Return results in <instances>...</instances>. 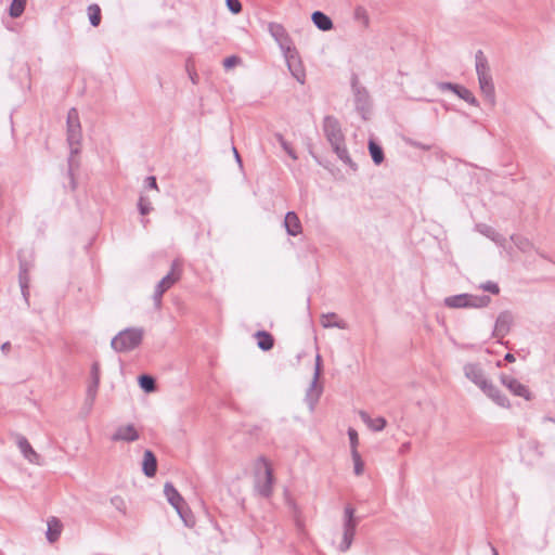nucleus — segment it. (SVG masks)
<instances>
[{"instance_id": "nucleus-1", "label": "nucleus", "mask_w": 555, "mask_h": 555, "mask_svg": "<svg viewBox=\"0 0 555 555\" xmlns=\"http://www.w3.org/2000/svg\"><path fill=\"white\" fill-rule=\"evenodd\" d=\"M67 126V143L70 149V154L67 159L68 163V177L70 179L72 190L76 189V181L74 178V170L79 167V162L76 159V156L80 153V143L82 139L81 133V125L79 119L78 111L73 107L67 113L66 118Z\"/></svg>"}, {"instance_id": "nucleus-2", "label": "nucleus", "mask_w": 555, "mask_h": 555, "mask_svg": "<svg viewBox=\"0 0 555 555\" xmlns=\"http://www.w3.org/2000/svg\"><path fill=\"white\" fill-rule=\"evenodd\" d=\"M475 66L478 77V82L482 94L490 105L495 103V89L490 73L488 60L481 50H478L475 54Z\"/></svg>"}, {"instance_id": "nucleus-3", "label": "nucleus", "mask_w": 555, "mask_h": 555, "mask_svg": "<svg viewBox=\"0 0 555 555\" xmlns=\"http://www.w3.org/2000/svg\"><path fill=\"white\" fill-rule=\"evenodd\" d=\"M143 336L142 327H127L113 337L111 347L119 353L132 351L141 345Z\"/></svg>"}, {"instance_id": "nucleus-4", "label": "nucleus", "mask_w": 555, "mask_h": 555, "mask_svg": "<svg viewBox=\"0 0 555 555\" xmlns=\"http://www.w3.org/2000/svg\"><path fill=\"white\" fill-rule=\"evenodd\" d=\"M356 509L352 505L347 504L344 508L343 516V539L338 545V550L343 553L347 552L353 542L357 527L360 518L354 515Z\"/></svg>"}, {"instance_id": "nucleus-5", "label": "nucleus", "mask_w": 555, "mask_h": 555, "mask_svg": "<svg viewBox=\"0 0 555 555\" xmlns=\"http://www.w3.org/2000/svg\"><path fill=\"white\" fill-rule=\"evenodd\" d=\"M444 306L453 309L461 308H483L489 306L491 298L488 295L477 296L467 293L453 295L444 298Z\"/></svg>"}, {"instance_id": "nucleus-6", "label": "nucleus", "mask_w": 555, "mask_h": 555, "mask_svg": "<svg viewBox=\"0 0 555 555\" xmlns=\"http://www.w3.org/2000/svg\"><path fill=\"white\" fill-rule=\"evenodd\" d=\"M351 90L356 111L361 115L362 119L366 120L371 112L372 101L369 91L365 87L360 85L356 74L351 77Z\"/></svg>"}, {"instance_id": "nucleus-7", "label": "nucleus", "mask_w": 555, "mask_h": 555, "mask_svg": "<svg viewBox=\"0 0 555 555\" xmlns=\"http://www.w3.org/2000/svg\"><path fill=\"white\" fill-rule=\"evenodd\" d=\"M179 267V261L173 260L171 263V270L157 283L153 294V301L156 308L160 307L164 293L180 279Z\"/></svg>"}, {"instance_id": "nucleus-8", "label": "nucleus", "mask_w": 555, "mask_h": 555, "mask_svg": "<svg viewBox=\"0 0 555 555\" xmlns=\"http://www.w3.org/2000/svg\"><path fill=\"white\" fill-rule=\"evenodd\" d=\"M257 464L263 466L264 473L262 477L257 476L256 489L261 496L270 498L272 494V486L274 481L273 469L264 456H260L257 461Z\"/></svg>"}, {"instance_id": "nucleus-9", "label": "nucleus", "mask_w": 555, "mask_h": 555, "mask_svg": "<svg viewBox=\"0 0 555 555\" xmlns=\"http://www.w3.org/2000/svg\"><path fill=\"white\" fill-rule=\"evenodd\" d=\"M268 30L283 50L285 57H288V53H296V49L292 47V39L283 25L271 22L268 25Z\"/></svg>"}, {"instance_id": "nucleus-10", "label": "nucleus", "mask_w": 555, "mask_h": 555, "mask_svg": "<svg viewBox=\"0 0 555 555\" xmlns=\"http://www.w3.org/2000/svg\"><path fill=\"white\" fill-rule=\"evenodd\" d=\"M323 131L331 145L345 142V135L341 131L340 122L336 117L326 115L323 118Z\"/></svg>"}, {"instance_id": "nucleus-11", "label": "nucleus", "mask_w": 555, "mask_h": 555, "mask_svg": "<svg viewBox=\"0 0 555 555\" xmlns=\"http://www.w3.org/2000/svg\"><path fill=\"white\" fill-rule=\"evenodd\" d=\"M321 372H322V358L320 354H317L313 379H312L310 387L306 393V401H307L310 410L314 409V406H315L317 402L319 401L321 393H322V387L318 386V380L320 378Z\"/></svg>"}, {"instance_id": "nucleus-12", "label": "nucleus", "mask_w": 555, "mask_h": 555, "mask_svg": "<svg viewBox=\"0 0 555 555\" xmlns=\"http://www.w3.org/2000/svg\"><path fill=\"white\" fill-rule=\"evenodd\" d=\"M500 380L514 396L521 397L528 401L531 400L532 396L529 388L526 385L521 384L515 377L506 374H501Z\"/></svg>"}, {"instance_id": "nucleus-13", "label": "nucleus", "mask_w": 555, "mask_h": 555, "mask_svg": "<svg viewBox=\"0 0 555 555\" xmlns=\"http://www.w3.org/2000/svg\"><path fill=\"white\" fill-rule=\"evenodd\" d=\"M90 377H91V380H90V384L88 385L87 393H86V404H88L89 408H91L95 401L98 388L100 385V364H99V362L92 363L91 371H90Z\"/></svg>"}, {"instance_id": "nucleus-14", "label": "nucleus", "mask_w": 555, "mask_h": 555, "mask_svg": "<svg viewBox=\"0 0 555 555\" xmlns=\"http://www.w3.org/2000/svg\"><path fill=\"white\" fill-rule=\"evenodd\" d=\"M164 494L169 504L178 512L180 517L185 521L183 516L184 500L171 482L164 486Z\"/></svg>"}, {"instance_id": "nucleus-15", "label": "nucleus", "mask_w": 555, "mask_h": 555, "mask_svg": "<svg viewBox=\"0 0 555 555\" xmlns=\"http://www.w3.org/2000/svg\"><path fill=\"white\" fill-rule=\"evenodd\" d=\"M512 323V313L509 311H502L496 318L493 330V336L498 338H503L509 332Z\"/></svg>"}, {"instance_id": "nucleus-16", "label": "nucleus", "mask_w": 555, "mask_h": 555, "mask_svg": "<svg viewBox=\"0 0 555 555\" xmlns=\"http://www.w3.org/2000/svg\"><path fill=\"white\" fill-rule=\"evenodd\" d=\"M465 376L482 389L489 382L483 374V371L478 364L468 363L464 366Z\"/></svg>"}, {"instance_id": "nucleus-17", "label": "nucleus", "mask_w": 555, "mask_h": 555, "mask_svg": "<svg viewBox=\"0 0 555 555\" xmlns=\"http://www.w3.org/2000/svg\"><path fill=\"white\" fill-rule=\"evenodd\" d=\"M16 443L21 453L28 462L39 464L40 455L33 449L26 437L18 435L16 437Z\"/></svg>"}, {"instance_id": "nucleus-18", "label": "nucleus", "mask_w": 555, "mask_h": 555, "mask_svg": "<svg viewBox=\"0 0 555 555\" xmlns=\"http://www.w3.org/2000/svg\"><path fill=\"white\" fill-rule=\"evenodd\" d=\"M111 439L113 441L132 442L139 439V433L133 425L129 424L118 427Z\"/></svg>"}, {"instance_id": "nucleus-19", "label": "nucleus", "mask_w": 555, "mask_h": 555, "mask_svg": "<svg viewBox=\"0 0 555 555\" xmlns=\"http://www.w3.org/2000/svg\"><path fill=\"white\" fill-rule=\"evenodd\" d=\"M283 225L286 233L291 236H297L302 232L301 222L295 211L286 212Z\"/></svg>"}, {"instance_id": "nucleus-20", "label": "nucleus", "mask_w": 555, "mask_h": 555, "mask_svg": "<svg viewBox=\"0 0 555 555\" xmlns=\"http://www.w3.org/2000/svg\"><path fill=\"white\" fill-rule=\"evenodd\" d=\"M489 398H491L498 405L503 408L509 406V401L505 395H503L500 389L494 386L490 380L486 384V386L481 389Z\"/></svg>"}, {"instance_id": "nucleus-21", "label": "nucleus", "mask_w": 555, "mask_h": 555, "mask_svg": "<svg viewBox=\"0 0 555 555\" xmlns=\"http://www.w3.org/2000/svg\"><path fill=\"white\" fill-rule=\"evenodd\" d=\"M142 472L143 474L152 478L157 473V459L153 451L145 450L143 454V462H142Z\"/></svg>"}, {"instance_id": "nucleus-22", "label": "nucleus", "mask_w": 555, "mask_h": 555, "mask_svg": "<svg viewBox=\"0 0 555 555\" xmlns=\"http://www.w3.org/2000/svg\"><path fill=\"white\" fill-rule=\"evenodd\" d=\"M29 270H30V263L24 259H20L18 282H20L22 294L26 299L28 296V285H29L28 272H29Z\"/></svg>"}, {"instance_id": "nucleus-23", "label": "nucleus", "mask_w": 555, "mask_h": 555, "mask_svg": "<svg viewBox=\"0 0 555 555\" xmlns=\"http://www.w3.org/2000/svg\"><path fill=\"white\" fill-rule=\"evenodd\" d=\"M311 21L314 26L322 31H328L334 27L331 17L322 11H314L311 15Z\"/></svg>"}, {"instance_id": "nucleus-24", "label": "nucleus", "mask_w": 555, "mask_h": 555, "mask_svg": "<svg viewBox=\"0 0 555 555\" xmlns=\"http://www.w3.org/2000/svg\"><path fill=\"white\" fill-rule=\"evenodd\" d=\"M334 153L337 155V157L346 165L348 166L351 170L353 171H357L358 169V166L357 164L351 159L349 153H348V150L345 145V142L344 143H336V144H333L331 145Z\"/></svg>"}, {"instance_id": "nucleus-25", "label": "nucleus", "mask_w": 555, "mask_h": 555, "mask_svg": "<svg viewBox=\"0 0 555 555\" xmlns=\"http://www.w3.org/2000/svg\"><path fill=\"white\" fill-rule=\"evenodd\" d=\"M255 338L258 348L262 351H269L274 347V337L267 331H257Z\"/></svg>"}, {"instance_id": "nucleus-26", "label": "nucleus", "mask_w": 555, "mask_h": 555, "mask_svg": "<svg viewBox=\"0 0 555 555\" xmlns=\"http://www.w3.org/2000/svg\"><path fill=\"white\" fill-rule=\"evenodd\" d=\"M541 455L542 451H540V447L535 441H529L521 450V459L529 464L533 463L534 457L539 459Z\"/></svg>"}, {"instance_id": "nucleus-27", "label": "nucleus", "mask_w": 555, "mask_h": 555, "mask_svg": "<svg viewBox=\"0 0 555 555\" xmlns=\"http://www.w3.org/2000/svg\"><path fill=\"white\" fill-rule=\"evenodd\" d=\"M360 415H361L362 421L373 431H382L386 427L387 422L382 416L372 418L366 412H361Z\"/></svg>"}, {"instance_id": "nucleus-28", "label": "nucleus", "mask_w": 555, "mask_h": 555, "mask_svg": "<svg viewBox=\"0 0 555 555\" xmlns=\"http://www.w3.org/2000/svg\"><path fill=\"white\" fill-rule=\"evenodd\" d=\"M478 230L480 233H482L485 236H487L498 245H503L505 243V237L490 225L479 224Z\"/></svg>"}, {"instance_id": "nucleus-29", "label": "nucleus", "mask_w": 555, "mask_h": 555, "mask_svg": "<svg viewBox=\"0 0 555 555\" xmlns=\"http://www.w3.org/2000/svg\"><path fill=\"white\" fill-rule=\"evenodd\" d=\"M295 54L296 53H288V57H286L287 60V65H288V68L292 73V75L296 78L297 81H299L300 83H304L305 82V74H304V70L301 69V66L300 64H295Z\"/></svg>"}, {"instance_id": "nucleus-30", "label": "nucleus", "mask_w": 555, "mask_h": 555, "mask_svg": "<svg viewBox=\"0 0 555 555\" xmlns=\"http://www.w3.org/2000/svg\"><path fill=\"white\" fill-rule=\"evenodd\" d=\"M369 152L375 165H380L384 162L385 155L383 147L373 139L369 141Z\"/></svg>"}, {"instance_id": "nucleus-31", "label": "nucleus", "mask_w": 555, "mask_h": 555, "mask_svg": "<svg viewBox=\"0 0 555 555\" xmlns=\"http://www.w3.org/2000/svg\"><path fill=\"white\" fill-rule=\"evenodd\" d=\"M140 388L150 393L156 390V380L152 375L141 374L138 377Z\"/></svg>"}, {"instance_id": "nucleus-32", "label": "nucleus", "mask_w": 555, "mask_h": 555, "mask_svg": "<svg viewBox=\"0 0 555 555\" xmlns=\"http://www.w3.org/2000/svg\"><path fill=\"white\" fill-rule=\"evenodd\" d=\"M61 522L56 518H52L48 522L47 539L49 542H54L61 534Z\"/></svg>"}, {"instance_id": "nucleus-33", "label": "nucleus", "mask_w": 555, "mask_h": 555, "mask_svg": "<svg viewBox=\"0 0 555 555\" xmlns=\"http://www.w3.org/2000/svg\"><path fill=\"white\" fill-rule=\"evenodd\" d=\"M27 0H12L9 8V15L13 18L20 17L26 8Z\"/></svg>"}, {"instance_id": "nucleus-34", "label": "nucleus", "mask_w": 555, "mask_h": 555, "mask_svg": "<svg viewBox=\"0 0 555 555\" xmlns=\"http://www.w3.org/2000/svg\"><path fill=\"white\" fill-rule=\"evenodd\" d=\"M88 16L91 26H99L102 18L100 7L98 4H90L88 7Z\"/></svg>"}, {"instance_id": "nucleus-35", "label": "nucleus", "mask_w": 555, "mask_h": 555, "mask_svg": "<svg viewBox=\"0 0 555 555\" xmlns=\"http://www.w3.org/2000/svg\"><path fill=\"white\" fill-rule=\"evenodd\" d=\"M455 94L460 99L464 100L465 102H467L468 104H470L473 106L479 105L478 100L475 98V95L472 93V91L464 86H461V88L457 90V92Z\"/></svg>"}, {"instance_id": "nucleus-36", "label": "nucleus", "mask_w": 555, "mask_h": 555, "mask_svg": "<svg viewBox=\"0 0 555 555\" xmlns=\"http://www.w3.org/2000/svg\"><path fill=\"white\" fill-rule=\"evenodd\" d=\"M353 17L357 22L361 23L364 28L370 25V17L366 10L363 7H357L353 12Z\"/></svg>"}, {"instance_id": "nucleus-37", "label": "nucleus", "mask_w": 555, "mask_h": 555, "mask_svg": "<svg viewBox=\"0 0 555 555\" xmlns=\"http://www.w3.org/2000/svg\"><path fill=\"white\" fill-rule=\"evenodd\" d=\"M274 138L280 143L281 147L287 153L288 156H291L293 159H297V155L294 149L280 132L274 133Z\"/></svg>"}, {"instance_id": "nucleus-38", "label": "nucleus", "mask_w": 555, "mask_h": 555, "mask_svg": "<svg viewBox=\"0 0 555 555\" xmlns=\"http://www.w3.org/2000/svg\"><path fill=\"white\" fill-rule=\"evenodd\" d=\"M351 456H352V461H353V465H354V474L357 476L362 475L363 470H364V463H363L358 450H352Z\"/></svg>"}, {"instance_id": "nucleus-39", "label": "nucleus", "mask_w": 555, "mask_h": 555, "mask_svg": "<svg viewBox=\"0 0 555 555\" xmlns=\"http://www.w3.org/2000/svg\"><path fill=\"white\" fill-rule=\"evenodd\" d=\"M511 240L521 251H528L531 248V243L522 236L512 235Z\"/></svg>"}, {"instance_id": "nucleus-40", "label": "nucleus", "mask_w": 555, "mask_h": 555, "mask_svg": "<svg viewBox=\"0 0 555 555\" xmlns=\"http://www.w3.org/2000/svg\"><path fill=\"white\" fill-rule=\"evenodd\" d=\"M138 209L142 216L150 214L152 210V204L150 199L141 195L138 202Z\"/></svg>"}, {"instance_id": "nucleus-41", "label": "nucleus", "mask_w": 555, "mask_h": 555, "mask_svg": "<svg viewBox=\"0 0 555 555\" xmlns=\"http://www.w3.org/2000/svg\"><path fill=\"white\" fill-rule=\"evenodd\" d=\"M462 85L448 82V81H441L437 83V87L440 91H451L454 94L457 92V90L461 88Z\"/></svg>"}, {"instance_id": "nucleus-42", "label": "nucleus", "mask_w": 555, "mask_h": 555, "mask_svg": "<svg viewBox=\"0 0 555 555\" xmlns=\"http://www.w3.org/2000/svg\"><path fill=\"white\" fill-rule=\"evenodd\" d=\"M479 288L485 291V292H489V293H491L493 295H498L500 293L499 285L495 282H492V281H487L485 283H481L479 285Z\"/></svg>"}, {"instance_id": "nucleus-43", "label": "nucleus", "mask_w": 555, "mask_h": 555, "mask_svg": "<svg viewBox=\"0 0 555 555\" xmlns=\"http://www.w3.org/2000/svg\"><path fill=\"white\" fill-rule=\"evenodd\" d=\"M225 5L228 10L233 14L241 13L243 9L240 0H225Z\"/></svg>"}, {"instance_id": "nucleus-44", "label": "nucleus", "mask_w": 555, "mask_h": 555, "mask_svg": "<svg viewBox=\"0 0 555 555\" xmlns=\"http://www.w3.org/2000/svg\"><path fill=\"white\" fill-rule=\"evenodd\" d=\"M405 143L412 147H416V149H420V150H423V151H429L431 149V145L429 144H425V143H422L420 141H416V140H413V139H405L404 140Z\"/></svg>"}, {"instance_id": "nucleus-45", "label": "nucleus", "mask_w": 555, "mask_h": 555, "mask_svg": "<svg viewBox=\"0 0 555 555\" xmlns=\"http://www.w3.org/2000/svg\"><path fill=\"white\" fill-rule=\"evenodd\" d=\"M241 62V59L236 55L228 56L223 60L222 64L225 69H231Z\"/></svg>"}, {"instance_id": "nucleus-46", "label": "nucleus", "mask_w": 555, "mask_h": 555, "mask_svg": "<svg viewBox=\"0 0 555 555\" xmlns=\"http://www.w3.org/2000/svg\"><path fill=\"white\" fill-rule=\"evenodd\" d=\"M348 437H349V441H350L351 451L352 450H357V447H358V433H357V430L353 429V428H349L348 429Z\"/></svg>"}, {"instance_id": "nucleus-47", "label": "nucleus", "mask_w": 555, "mask_h": 555, "mask_svg": "<svg viewBox=\"0 0 555 555\" xmlns=\"http://www.w3.org/2000/svg\"><path fill=\"white\" fill-rule=\"evenodd\" d=\"M144 186L146 189H153V190H157V181H156V178L154 176H149L145 178V181H144Z\"/></svg>"}, {"instance_id": "nucleus-48", "label": "nucleus", "mask_w": 555, "mask_h": 555, "mask_svg": "<svg viewBox=\"0 0 555 555\" xmlns=\"http://www.w3.org/2000/svg\"><path fill=\"white\" fill-rule=\"evenodd\" d=\"M11 350V343L10 341H5L1 345V351L4 353V354H8L9 351Z\"/></svg>"}, {"instance_id": "nucleus-49", "label": "nucleus", "mask_w": 555, "mask_h": 555, "mask_svg": "<svg viewBox=\"0 0 555 555\" xmlns=\"http://www.w3.org/2000/svg\"><path fill=\"white\" fill-rule=\"evenodd\" d=\"M411 448V443L410 442H404L401 447H400V453L403 454V453H406Z\"/></svg>"}, {"instance_id": "nucleus-50", "label": "nucleus", "mask_w": 555, "mask_h": 555, "mask_svg": "<svg viewBox=\"0 0 555 555\" xmlns=\"http://www.w3.org/2000/svg\"><path fill=\"white\" fill-rule=\"evenodd\" d=\"M504 361L512 363L515 361V356L512 352H507L504 356Z\"/></svg>"}, {"instance_id": "nucleus-51", "label": "nucleus", "mask_w": 555, "mask_h": 555, "mask_svg": "<svg viewBox=\"0 0 555 555\" xmlns=\"http://www.w3.org/2000/svg\"><path fill=\"white\" fill-rule=\"evenodd\" d=\"M322 325H323L324 327H331V326H336V327H338V328H341V327H343V325H340L339 323H328V322H325V321H323V320H322Z\"/></svg>"}, {"instance_id": "nucleus-52", "label": "nucleus", "mask_w": 555, "mask_h": 555, "mask_svg": "<svg viewBox=\"0 0 555 555\" xmlns=\"http://www.w3.org/2000/svg\"><path fill=\"white\" fill-rule=\"evenodd\" d=\"M330 318H336V314L335 313H327V314H323L322 315V320L324 321L326 319V321H330Z\"/></svg>"}, {"instance_id": "nucleus-53", "label": "nucleus", "mask_w": 555, "mask_h": 555, "mask_svg": "<svg viewBox=\"0 0 555 555\" xmlns=\"http://www.w3.org/2000/svg\"><path fill=\"white\" fill-rule=\"evenodd\" d=\"M235 159L238 164H242L241 156L235 147H233Z\"/></svg>"}, {"instance_id": "nucleus-54", "label": "nucleus", "mask_w": 555, "mask_h": 555, "mask_svg": "<svg viewBox=\"0 0 555 555\" xmlns=\"http://www.w3.org/2000/svg\"><path fill=\"white\" fill-rule=\"evenodd\" d=\"M190 77H191V80L193 81V83H196V80H195L196 74H194V75L190 74Z\"/></svg>"}, {"instance_id": "nucleus-55", "label": "nucleus", "mask_w": 555, "mask_h": 555, "mask_svg": "<svg viewBox=\"0 0 555 555\" xmlns=\"http://www.w3.org/2000/svg\"><path fill=\"white\" fill-rule=\"evenodd\" d=\"M491 550H492V555H499L498 550L495 547L492 546Z\"/></svg>"}, {"instance_id": "nucleus-56", "label": "nucleus", "mask_w": 555, "mask_h": 555, "mask_svg": "<svg viewBox=\"0 0 555 555\" xmlns=\"http://www.w3.org/2000/svg\"><path fill=\"white\" fill-rule=\"evenodd\" d=\"M544 420L553 422L554 420L552 417H545Z\"/></svg>"}]
</instances>
